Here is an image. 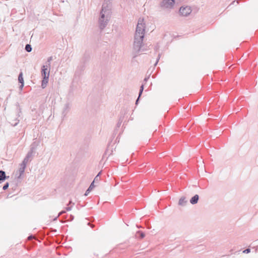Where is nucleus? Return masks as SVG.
I'll use <instances>...</instances> for the list:
<instances>
[{
  "instance_id": "f257e3e1",
  "label": "nucleus",
  "mask_w": 258,
  "mask_h": 258,
  "mask_svg": "<svg viewBox=\"0 0 258 258\" xmlns=\"http://www.w3.org/2000/svg\"><path fill=\"white\" fill-rule=\"evenodd\" d=\"M145 23L144 19L140 18L138 20L136 30L134 36V50L139 52L141 48L143 40L145 37Z\"/></svg>"
},
{
  "instance_id": "f03ea898",
  "label": "nucleus",
  "mask_w": 258,
  "mask_h": 258,
  "mask_svg": "<svg viewBox=\"0 0 258 258\" xmlns=\"http://www.w3.org/2000/svg\"><path fill=\"white\" fill-rule=\"evenodd\" d=\"M111 17V11L107 6L102 5L99 18V25L101 30L104 29L107 26Z\"/></svg>"
},
{
  "instance_id": "7ed1b4c3",
  "label": "nucleus",
  "mask_w": 258,
  "mask_h": 258,
  "mask_svg": "<svg viewBox=\"0 0 258 258\" xmlns=\"http://www.w3.org/2000/svg\"><path fill=\"white\" fill-rule=\"evenodd\" d=\"M41 76L43 77V80L41 83V87L43 89H44L48 83L50 70L46 69L45 68V66H42L41 68Z\"/></svg>"
},
{
  "instance_id": "20e7f679",
  "label": "nucleus",
  "mask_w": 258,
  "mask_h": 258,
  "mask_svg": "<svg viewBox=\"0 0 258 258\" xmlns=\"http://www.w3.org/2000/svg\"><path fill=\"white\" fill-rule=\"evenodd\" d=\"M34 152V148L31 147L30 149V150L28 152L26 157L24 159L22 163H24L25 164L27 165V163L29 161H31L33 158V157Z\"/></svg>"
},
{
  "instance_id": "39448f33",
  "label": "nucleus",
  "mask_w": 258,
  "mask_h": 258,
  "mask_svg": "<svg viewBox=\"0 0 258 258\" xmlns=\"http://www.w3.org/2000/svg\"><path fill=\"white\" fill-rule=\"evenodd\" d=\"M174 0H163L161 3V7L165 8H171L174 4Z\"/></svg>"
},
{
  "instance_id": "423d86ee",
  "label": "nucleus",
  "mask_w": 258,
  "mask_h": 258,
  "mask_svg": "<svg viewBox=\"0 0 258 258\" xmlns=\"http://www.w3.org/2000/svg\"><path fill=\"white\" fill-rule=\"evenodd\" d=\"M191 12L190 7L186 6L185 7H181L179 10V13L183 16H187Z\"/></svg>"
},
{
  "instance_id": "0eeeda50",
  "label": "nucleus",
  "mask_w": 258,
  "mask_h": 258,
  "mask_svg": "<svg viewBox=\"0 0 258 258\" xmlns=\"http://www.w3.org/2000/svg\"><path fill=\"white\" fill-rule=\"evenodd\" d=\"M70 110V104L69 103H67L64 104L63 110L62 111V117L64 118L66 117L68 113L69 112Z\"/></svg>"
},
{
  "instance_id": "6e6552de",
  "label": "nucleus",
  "mask_w": 258,
  "mask_h": 258,
  "mask_svg": "<svg viewBox=\"0 0 258 258\" xmlns=\"http://www.w3.org/2000/svg\"><path fill=\"white\" fill-rule=\"evenodd\" d=\"M26 167V164H25L24 163H22L20 165V167L19 169V176H18V178H20L21 176L24 173L25 171V169Z\"/></svg>"
},
{
  "instance_id": "1a4fd4ad",
  "label": "nucleus",
  "mask_w": 258,
  "mask_h": 258,
  "mask_svg": "<svg viewBox=\"0 0 258 258\" xmlns=\"http://www.w3.org/2000/svg\"><path fill=\"white\" fill-rule=\"evenodd\" d=\"M199 199V196L198 195H195L194 197H192L190 200V203L192 205H195L198 202Z\"/></svg>"
},
{
  "instance_id": "9d476101",
  "label": "nucleus",
  "mask_w": 258,
  "mask_h": 258,
  "mask_svg": "<svg viewBox=\"0 0 258 258\" xmlns=\"http://www.w3.org/2000/svg\"><path fill=\"white\" fill-rule=\"evenodd\" d=\"M187 203V201L184 197H181L178 202V205L181 206H184Z\"/></svg>"
},
{
  "instance_id": "9b49d317",
  "label": "nucleus",
  "mask_w": 258,
  "mask_h": 258,
  "mask_svg": "<svg viewBox=\"0 0 258 258\" xmlns=\"http://www.w3.org/2000/svg\"><path fill=\"white\" fill-rule=\"evenodd\" d=\"M7 178L6 173L4 171L0 170V181H3Z\"/></svg>"
},
{
  "instance_id": "f8f14e48",
  "label": "nucleus",
  "mask_w": 258,
  "mask_h": 258,
  "mask_svg": "<svg viewBox=\"0 0 258 258\" xmlns=\"http://www.w3.org/2000/svg\"><path fill=\"white\" fill-rule=\"evenodd\" d=\"M19 122V120L16 118L15 119L12 120L10 121V123L12 125L15 126H16Z\"/></svg>"
},
{
  "instance_id": "ddd939ff",
  "label": "nucleus",
  "mask_w": 258,
  "mask_h": 258,
  "mask_svg": "<svg viewBox=\"0 0 258 258\" xmlns=\"http://www.w3.org/2000/svg\"><path fill=\"white\" fill-rule=\"evenodd\" d=\"M137 237V236H139L140 237V238H143L145 235V234L141 231H138L136 233V235Z\"/></svg>"
},
{
  "instance_id": "4468645a",
  "label": "nucleus",
  "mask_w": 258,
  "mask_h": 258,
  "mask_svg": "<svg viewBox=\"0 0 258 258\" xmlns=\"http://www.w3.org/2000/svg\"><path fill=\"white\" fill-rule=\"evenodd\" d=\"M18 81L20 83H24L23 77V73L22 72H20L18 76Z\"/></svg>"
},
{
  "instance_id": "2eb2a0df",
  "label": "nucleus",
  "mask_w": 258,
  "mask_h": 258,
  "mask_svg": "<svg viewBox=\"0 0 258 258\" xmlns=\"http://www.w3.org/2000/svg\"><path fill=\"white\" fill-rule=\"evenodd\" d=\"M25 49L28 52H31L32 49L31 45L28 44L26 45Z\"/></svg>"
},
{
  "instance_id": "dca6fc26",
  "label": "nucleus",
  "mask_w": 258,
  "mask_h": 258,
  "mask_svg": "<svg viewBox=\"0 0 258 258\" xmlns=\"http://www.w3.org/2000/svg\"><path fill=\"white\" fill-rule=\"evenodd\" d=\"M143 90H144V85H142L140 87V91H139V97H140L141 96L142 93L143 92Z\"/></svg>"
},
{
  "instance_id": "f3484780",
  "label": "nucleus",
  "mask_w": 258,
  "mask_h": 258,
  "mask_svg": "<svg viewBox=\"0 0 258 258\" xmlns=\"http://www.w3.org/2000/svg\"><path fill=\"white\" fill-rule=\"evenodd\" d=\"M46 64L45 65H43L42 66H45V68L48 70L49 69L50 70V64L51 63L50 62H48V61H46Z\"/></svg>"
},
{
  "instance_id": "a211bd4d",
  "label": "nucleus",
  "mask_w": 258,
  "mask_h": 258,
  "mask_svg": "<svg viewBox=\"0 0 258 258\" xmlns=\"http://www.w3.org/2000/svg\"><path fill=\"white\" fill-rule=\"evenodd\" d=\"M9 183L8 182H6L3 186V189L4 190H6L9 187Z\"/></svg>"
},
{
  "instance_id": "6ab92c4d",
  "label": "nucleus",
  "mask_w": 258,
  "mask_h": 258,
  "mask_svg": "<svg viewBox=\"0 0 258 258\" xmlns=\"http://www.w3.org/2000/svg\"><path fill=\"white\" fill-rule=\"evenodd\" d=\"M100 180V177H99V175H97L96 177H95L93 181L95 182H98Z\"/></svg>"
},
{
  "instance_id": "aec40b11",
  "label": "nucleus",
  "mask_w": 258,
  "mask_h": 258,
  "mask_svg": "<svg viewBox=\"0 0 258 258\" xmlns=\"http://www.w3.org/2000/svg\"><path fill=\"white\" fill-rule=\"evenodd\" d=\"M94 181H93L91 184L90 185L89 187H88L90 189H92L94 187Z\"/></svg>"
},
{
  "instance_id": "412c9836",
  "label": "nucleus",
  "mask_w": 258,
  "mask_h": 258,
  "mask_svg": "<svg viewBox=\"0 0 258 258\" xmlns=\"http://www.w3.org/2000/svg\"><path fill=\"white\" fill-rule=\"evenodd\" d=\"M250 252V248H247L243 251V253H248Z\"/></svg>"
},
{
  "instance_id": "4be33fe9",
  "label": "nucleus",
  "mask_w": 258,
  "mask_h": 258,
  "mask_svg": "<svg viewBox=\"0 0 258 258\" xmlns=\"http://www.w3.org/2000/svg\"><path fill=\"white\" fill-rule=\"evenodd\" d=\"M91 190H92L88 188L86 190V192H85V193L84 195H85V196H87L88 195V194L90 192V191Z\"/></svg>"
},
{
  "instance_id": "5701e85b",
  "label": "nucleus",
  "mask_w": 258,
  "mask_h": 258,
  "mask_svg": "<svg viewBox=\"0 0 258 258\" xmlns=\"http://www.w3.org/2000/svg\"><path fill=\"white\" fill-rule=\"evenodd\" d=\"M52 60V56H50V57H48L47 61H48V62L51 63V61Z\"/></svg>"
},
{
  "instance_id": "b1692460",
  "label": "nucleus",
  "mask_w": 258,
  "mask_h": 258,
  "mask_svg": "<svg viewBox=\"0 0 258 258\" xmlns=\"http://www.w3.org/2000/svg\"><path fill=\"white\" fill-rule=\"evenodd\" d=\"M20 84H21V85H20V90H22V88H23V87H24V83H20Z\"/></svg>"
},
{
  "instance_id": "393cba45",
  "label": "nucleus",
  "mask_w": 258,
  "mask_h": 258,
  "mask_svg": "<svg viewBox=\"0 0 258 258\" xmlns=\"http://www.w3.org/2000/svg\"><path fill=\"white\" fill-rule=\"evenodd\" d=\"M140 98L139 97V96H138V98L137 99L136 101V104L137 105L138 104V102H139V101L140 100Z\"/></svg>"
},
{
  "instance_id": "a878e982",
  "label": "nucleus",
  "mask_w": 258,
  "mask_h": 258,
  "mask_svg": "<svg viewBox=\"0 0 258 258\" xmlns=\"http://www.w3.org/2000/svg\"><path fill=\"white\" fill-rule=\"evenodd\" d=\"M71 210V207H68L66 208V210L67 211H70Z\"/></svg>"
},
{
  "instance_id": "bb28decb",
  "label": "nucleus",
  "mask_w": 258,
  "mask_h": 258,
  "mask_svg": "<svg viewBox=\"0 0 258 258\" xmlns=\"http://www.w3.org/2000/svg\"><path fill=\"white\" fill-rule=\"evenodd\" d=\"M65 212H65V211H61L59 213V215H61V214H62L64 213Z\"/></svg>"
},
{
  "instance_id": "cd10ccee",
  "label": "nucleus",
  "mask_w": 258,
  "mask_h": 258,
  "mask_svg": "<svg viewBox=\"0 0 258 258\" xmlns=\"http://www.w3.org/2000/svg\"><path fill=\"white\" fill-rule=\"evenodd\" d=\"M121 123V122H118V123H117V126L119 127L120 125V124Z\"/></svg>"
},
{
  "instance_id": "c85d7f7f",
  "label": "nucleus",
  "mask_w": 258,
  "mask_h": 258,
  "mask_svg": "<svg viewBox=\"0 0 258 258\" xmlns=\"http://www.w3.org/2000/svg\"><path fill=\"white\" fill-rule=\"evenodd\" d=\"M159 59V56H158V58L157 59V61H156V63H155V65H156V64H157V63H158V61Z\"/></svg>"
},
{
  "instance_id": "c756f323",
  "label": "nucleus",
  "mask_w": 258,
  "mask_h": 258,
  "mask_svg": "<svg viewBox=\"0 0 258 258\" xmlns=\"http://www.w3.org/2000/svg\"><path fill=\"white\" fill-rule=\"evenodd\" d=\"M235 3V1H233V2L231 3V4H230V5H234Z\"/></svg>"
},
{
  "instance_id": "7c9ffc66",
  "label": "nucleus",
  "mask_w": 258,
  "mask_h": 258,
  "mask_svg": "<svg viewBox=\"0 0 258 258\" xmlns=\"http://www.w3.org/2000/svg\"><path fill=\"white\" fill-rule=\"evenodd\" d=\"M148 79V78H145L144 79V81L146 82L147 81Z\"/></svg>"
},
{
  "instance_id": "2f4dec72",
  "label": "nucleus",
  "mask_w": 258,
  "mask_h": 258,
  "mask_svg": "<svg viewBox=\"0 0 258 258\" xmlns=\"http://www.w3.org/2000/svg\"><path fill=\"white\" fill-rule=\"evenodd\" d=\"M101 171H100V172H99L98 173V174H97V175H99V176L100 175V174H101Z\"/></svg>"
},
{
  "instance_id": "473e14b6",
  "label": "nucleus",
  "mask_w": 258,
  "mask_h": 258,
  "mask_svg": "<svg viewBox=\"0 0 258 258\" xmlns=\"http://www.w3.org/2000/svg\"><path fill=\"white\" fill-rule=\"evenodd\" d=\"M32 237H33V236H32V235H31V236H29V237H28V238L30 239V238H32Z\"/></svg>"
},
{
  "instance_id": "72a5a7b5",
  "label": "nucleus",
  "mask_w": 258,
  "mask_h": 258,
  "mask_svg": "<svg viewBox=\"0 0 258 258\" xmlns=\"http://www.w3.org/2000/svg\"><path fill=\"white\" fill-rule=\"evenodd\" d=\"M81 69H82V70H83L84 69V67L83 66L81 67Z\"/></svg>"
},
{
  "instance_id": "f704fd0d",
  "label": "nucleus",
  "mask_w": 258,
  "mask_h": 258,
  "mask_svg": "<svg viewBox=\"0 0 258 258\" xmlns=\"http://www.w3.org/2000/svg\"><path fill=\"white\" fill-rule=\"evenodd\" d=\"M239 1H236V3H237V4H239Z\"/></svg>"
}]
</instances>
